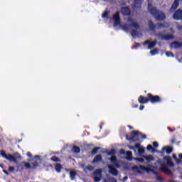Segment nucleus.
I'll use <instances>...</instances> for the list:
<instances>
[{
  "label": "nucleus",
  "mask_w": 182,
  "mask_h": 182,
  "mask_svg": "<svg viewBox=\"0 0 182 182\" xmlns=\"http://www.w3.org/2000/svg\"><path fill=\"white\" fill-rule=\"evenodd\" d=\"M33 168H36V167H39V164L37 161L32 163Z\"/></svg>",
  "instance_id": "4c0bfd02"
},
{
  "label": "nucleus",
  "mask_w": 182,
  "mask_h": 182,
  "mask_svg": "<svg viewBox=\"0 0 182 182\" xmlns=\"http://www.w3.org/2000/svg\"><path fill=\"white\" fill-rule=\"evenodd\" d=\"M114 25L116 26L120 25V13L117 11L113 15Z\"/></svg>",
  "instance_id": "9d476101"
},
{
  "label": "nucleus",
  "mask_w": 182,
  "mask_h": 182,
  "mask_svg": "<svg viewBox=\"0 0 182 182\" xmlns=\"http://www.w3.org/2000/svg\"><path fill=\"white\" fill-rule=\"evenodd\" d=\"M133 170H135L139 174H143L142 171H146V173H153V174H155V176L159 174V173H157V171H154L153 168H147L143 165H140L139 166H134Z\"/></svg>",
  "instance_id": "7ed1b4c3"
},
{
  "label": "nucleus",
  "mask_w": 182,
  "mask_h": 182,
  "mask_svg": "<svg viewBox=\"0 0 182 182\" xmlns=\"http://www.w3.org/2000/svg\"><path fill=\"white\" fill-rule=\"evenodd\" d=\"M156 36H158V38H161L162 40L164 41H171V39H174V36L173 34L163 35L159 33L156 34Z\"/></svg>",
  "instance_id": "423d86ee"
},
{
  "label": "nucleus",
  "mask_w": 182,
  "mask_h": 182,
  "mask_svg": "<svg viewBox=\"0 0 182 182\" xmlns=\"http://www.w3.org/2000/svg\"><path fill=\"white\" fill-rule=\"evenodd\" d=\"M107 156H113V154H114V150L112 149V150L107 152Z\"/></svg>",
  "instance_id": "ea45409f"
},
{
  "label": "nucleus",
  "mask_w": 182,
  "mask_h": 182,
  "mask_svg": "<svg viewBox=\"0 0 182 182\" xmlns=\"http://www.w3.org/2000/svg\"><path fill=\"white\" fill-rule=\"evenodd\" d=\"M156 26H158L156 29H166L170 26V24L168 23H158Z\"/></svg>",
  "instance_id": "2eb2a0df"
},
{
  "label": "nucleus",
  "mask_w": 182,
  "mask_h": 182,
  "mask_svg": "<svg viewBox=\"0 0 182 182\" xmlns=\"http://www.w3.org/2000/svg\"><path fill=\"white\" fill-rule=\"evenodd\" d=\"M23 164H24V166L26 167V168L29 169L31 168V164L28 163V162H23Z\"/></svg>",
  "instance_id": "f704fd0d"
},
{
  "label": "nucleus",
  "mask_w": 182,
  "mask_h": 182,
  "mask_svg": "<svg viewBox=\"0 0 182 182\" xmlns=\"http://www.w3.org/2000/svg\"><path fill=\"white\" fill-rule=\"evenodd\" d=\"M153 146L155 149H157V147H159V143L157 141H154Z\"/></svg>",
  "instance_id": "37998d69"
},
{
  "label": "nucleus",
  "mask_w": 182,
  "mask_h": 182,
  "mask_svg": "<svg viewBox=\"0 0 182 182\" xmlns=\"http://www.w3.org/2000/svg\"><path fill=\"white\" fill-rule=\"evenodd\" d=\"M121 153L124 154V150H122Z\"/></svg>",
  "instance_id": "680f3d73"
},
{
  "label": "nucleus",
  "mask_w": 182,
  "mask_h": 182,
  "mask_svg": "<svg viewBox=\"0 0 182 182\" xmlns=\"http://www.w3.org/2000/svg\"><path fill=\"white\" fill-rule=\"evenodd\" d=\"M178 29L179 31H182V25L178 26Z\"/></svg>",
  "instance_id": "5fc2aeb1"
},
{
  "label": "nucleus",
  "mask_w": 182,
  "mask_h": 182,
  "mask_svg": "<svg viewBox=\"0 0 182 182\" xmlns=\"http://www.w3.org/2000/svg\"><path fill=\"white\" fill-rule=\"evenodd\" d=\"M131 35L132 38H137V36H139V31L137 30H132Z\"/></svg>",
  "instance_id": "bb28decb"
},
{
  "label": "nucleus",
  "mask_w": 182,
  "mask_h": 182,
  "mask_svg": "<svg viewBox=\"0 0 182 182\" xmlns=\"http://www.w3.org/2000/svg\"><path fill=\"white\" fill-rule=\"evenodd\" d=\"M72 152L73 153H76L77 154L80 153V147L74 145L72 148Z\"/></svg>",
  "instance_id": "4be33fe9"
},
{
  "label": "nucleus",
  "mask_w": 182,
  "mask_h": 182,
  "mask_svg": "<svg viewBox=\"0 0 182 182\" xmlns=\"http://www.w3.org/2000/svg\"><path fill=\"white\" fill-rule=\"evenodd\" d=\"M166 55L168 56V58H170V56H171V58H174V54L172 52H166Z\"/></svg>",
  "instance_id": "c9c22d12"
},
{
  "label": "nucleus",
  "mask_w": 182,
  "mask_h": 182,
  "mask_svg": "<svg viewBox=\"0 0 182 182\" xmlns=\"http://www.w3.org/2000/svg\"><path fill=\"white\" fill-rule=\"evenodd\" d=\"M139 107V105H135L133 106V108L134 109H137Z\"/></svg>",
  "instance_id": "6e6d98bb"
},
{
  "label": "nucleus",
  "mask_w": 182,
  "mask_h": 182,
  "mask_svg": "<svg viewBox=\"0 0 182 182\" xmlns=\"http://www.w3.org/2000/svg\"><path fill=\"white\" fill-rule=\"evenodd\" d=\"M148 102L155 105L156 103H161V97L159 95H153L151 93H148Z\"/></svg>",
  "instance_id": "20e7f679"
},
{
  "label": "nucleus",
  "mask_w": 182,
  "mask_h": 182,
  "mask_svg": "<svg viewBox=\"0 0 182 182\" xmlns=\"http://www.w3.org/2000/svg\"><path fill=\"white\" fill-rule=\"evenodd\" d=\"M128 127H129V129H133V127H132V126H130V125H129Z\"/></svg>",
  "instance_id": "052dcab7"
},
{
  "label": "nucleus",
  "mask_w": 182,
  "mask_h": 182,
  "mask_svg": "<svg viewBox=\"0 0 182 182\" xmlns=\"http://www.w3.org/2000/svg\"><path fill=\"white\" fill-rule=\"evenodd\" d=\"M162 151H166V154H171L173 152V148L171 146H164Z\"/></svg>",
  "instance_id": "aec40b11"
},
{
  "label": "nucleus",
  "mask_w": 182,
  "mask_h": 182,
  "mask_svg": "<svg viewBox=\"0 0 182 182\" xmlns=\"http://www.w3.org/2000/svg\"><path fill=\"white\" fill-rule=\"evenodd\" d=\"M137 161H140V163H144V159L143 158H137Z\"/></svg>",
  "instance_id": "de8ad7c7"
},
{
  "label": "nucleus",
  "mask_w": 182,
  "mask_h": 182,
  "mask_svg": "<svg viewBox=\"0 0 182 182\" xmlns=\"http://www.w3.org/2000/svg\"><path fill=\"white\" fill-rule=\"evenodd\" d=\"M50 160L55 163H60V159L58 158L56 156H53Z\"/></svg>",
  "instance_id": "c85d7f7f"
},
{
  "label": "nucleus",
  "mask_w": 182,
  "mask_h": 182,
  "mask_svg": "<svg viewBox=\"0 0 182 182\" xmlns=\"http://www.w3.org/2000/svg\"><path fill=\"white\" fill-rule=\"evenodd\" d=\"M156 179L159 180V181H161L163 180V178H161L159 176H156Z\"/></svg>",
  "instance_id": "8fccbe9b"
},
{
  "label": "nucleus",
  "mask_w": 182,
  "mask_h": 182,
  "mask_svg": "<svg viewBox=\"0 0 182 182\" xmlns=\"http://www.w3.org/2000/svg\"><path fill=\"white\" fill-rule=\"evenodd\" d=\"M148 26H149V31H152V32H154V31L157 29V28L156 27V25L154 24V23H153V21L151 20L149 21Z\"/></svg>",
  "instance_id": "f3484780"
},
{
  "label": "nucleus",
  "mask_w": 182,
  "mask_h": 182,
  "mask_svg": "<svg viewBox=\"0 0 182 182\" xmlns=\"http://www.w3.org/2000/svg\"><path fill=\"white\" fill-rule=\"evenodd\" d=\"M39 157H41V156H38V155L35 156V159H39Z\"/></svg>",
  "instance_id": "bf43d9fd"
},
{
  "label": "nucleus",
  "mask_w": 182,
  "mask_h": 182,
  "mask_svg": "<svg viewBox=\"0 0 182 182\" xmlns=\"http://www.w3.org/2000/svg\"><path fill=\"white\" fill-rule=\"evenodd\" d=\"M94 176H102V170L100 169H96L94 173Z\"/></svg>",
  "instance_id": "2f4dec72"
},
{
  "label": "nucleus",
  "mask_w": 182,
  "mask_h": 182,
  "mask_svg": "<svg viewBox=\"0 0 182 182\" xmlns=\"http://www.w3.org/2000/svg\"><path fill=\"white\" fill-rule=\"evenodd\" d=\"M144 105H141L139 107V110H144Z\"/></svg>",
  "instance_id": "3c124183"
},
{
  "label": "nucleus",
  "mask_w": 182,
  "mask_h": 182,
  "mask_svg": "<svg viewBox=\"0 0 182 182\" xmlns=\"http://www.w3.org/2000/svg\"><path fill=\"white\" fill-rule=\"evenodd\" d=\"M76 174H77V173H76L75 171H71L70 172V179H71V180H75V179L76 178Z\"/></svg>",
  "instance_id": "a878e982"
},
{
  "label": "nucleus",
  "mask_w": 182,
  "mask_h": 182,
  "mask_svg": "<svg viewBox=\"0 0 182 182\" xmlns=\"http://www.w3.org/2000/svg\"><path fill=\"white\" fill-rule=\"evenodd\" d=\"M130 136H131L129 137L127 135L125 136L126 139L129 140V141H140V138L139 136H141V139H146L147 137L146 134H143L139 131H132L130 133Z\"/></svg>",
  "instance_id": "f03ea898"
},
{
  "label": "nucleus",
  "mask_w": 182,
  "mask_h": 182,
  "mask_svg": "<svg viewBox=\"0 0 182 182\" xmlns=\"http://www.w3.org/2000/svg\"><path fill=\"white\" fill-rule=\"evenodd\" d=\"M6 159V160H9L10 161H16V158H15V156L11 154H9V156H7Z\"/></svg>",
  "instance_id": "cd10ccee"
},
{
  "label": "nucleus",
  "mask_w": 182,
  "mask_h": 182,
  "mask_svg": "<svg viewBox=\"0 0 182 182\" xmlns=\"http://www.w3.org/2000/svg\"><path fill=\"white\" fill-rule=\"evenodd\" d=\"M102 18H109V11H105L102 14Z\"/></svg>",
  "instance_id": "58836bf2"
},
{
  "label": "nucleus",
  "mask_w": 182,
  "mask_h": 182,
  "mask_svg": "<svg viewBox=\"0 0 182 182\" xmlns=\"http://www.w3.org/2000/svg\"><path fill=\"white\" fill-rule=\"evenodd\" d=\"M100 150V147H95L91 151V154H96Z\"/></svg>",
  "instance_id": "473e14b6"
},
{
  "label": "nucleus",
  "mask_w": 182,
  "mask_h": 182,
  "mask_svg": "<svg viewBox=\"0 0 182 182\" xmlns=\"http://www.w3.org/2000/svg\"><path fill=\"white\" fill-rule=\"evenodd\" d=\"M130 150H134V149H137L138 153L140 156L144 154V147L141 146V145L139 143L136 144L134 146H129Z\"/></svg>",
  "instance_id": "39448f33"
},
{
  "label": "nucleus",
  "mask_w": 182,
  "mask_h": 182,
  "mask_svg": "<svg viewBox=\"0 0 182 182\" xmlns=\"http://www.w3.org/2000/svg\"><path fill=\"white\" fill-rule=\"evenodd\" d=\"M136 46H140V43H136Z\"/></svg>",
  "instance_id": "0e129e2a"
},
{
  "label": "nucleus",
  "mask_w": 182,
  "mask_h": 182,
  "mask_svg": "<svg viewBox=\"0 0 182 182\" xmlns=\"http://www.w3.org/2000/svg\"><path fill=\"white\" fill-rule=\"evenodd\" d=\"M27 156L28 157H32V154H31V152H27Z\"/></svg>",
  "instance_id": "603ef678"
},
{
  "label": "nucleus",
  "mask_w": 182,
  "mask_h": 182,
  "mask_svg": "<svg viewBox=\"0 0 182 182\" xmlns=\"http://www.w3.org/2000/svg\"><path fill=\"white\" fill-rule=\"evenodd\" d=\"M87 170H89V171H93V170H95V167L92 166H87Z\"/></svg>",
  "instance_id": "a19ab883"
},
{
  "label": "nucleus",
  "mask_w": 182,
  "mask_h": 182,
  "mask_svg": "<svg viewBox=\"0 0 182 182\" xmlns=\"http://www.w3.org/2000/svg\"><path fill=\"white\" fill-rule=\"evenodd\" d=\"M170 182H176V181H170Z\"/></svg>",
  "instance_id": "69168bd1"
},
{
  "label": "nucleus",
  "mask_w": 182,
  "mask_h": 182,
  "mask_svg": "<svg viewBox=\"0 0 182 182\" xmlns=\"http://www.w3.org/2000/svg\"><path fill=\"white\" fill-rule=\"evenodd\" d=\"M122 29H124V31H129V26L127 25L123 26Z\"/></svg>",
  "instance_id": "49530a36"
},
{
  "label": "nucleus",
  "mask_w": 182,
  "mask_h": 182,
  "mask_svg": "<svg viewBox=\"0 0 182 182\" xmlns=\"http://www.w3.org/2000/svg\"><path fill=\"white\" fill-rule=\"evenodd\" d=\"M0 154H1V156H2V157H4V159H6V157L8 156V155H6V152H5V151H1Z\"/></svg>",
  "instance_id": "e433bc0d"
},
{
  "label": "nucleus",
  "mask_w": 182,
  "mask_h": 182,
  "mask_svg": "<svg viewBox=\"0 0 182 182\" xmlns=\"http://www.w3.org/2000/svg\"><path fill=\"white\" fill-rule=\"evenodd\" d=\"M123 5H126V4H124Z\"/></svg>",
  "instance_id": "338daca9"
},
{
  "label": "nucleus",
  "mask_w": 182,
  "mask_h": 182,
  "mask_svg": "<svg viewBox=\"0 0 182 182\" xmlns=\"http://www.w3.org/2000/svg\"><path fill=\"white\" fill-rule=\"evenodd\" d=\"M168 129H169V132H173V129H171L170 128H168Z\"/></svg>",
  "instance_id": "e2e57ef3"
},
{
  "label": "nucleus",
  "mask_w": 182,
  "mask_h": 182,
  "mask_svg": "<svg viewBox=\"0 0 182 182\" xmlns=\"http://www.w3.org/2000/svg\"><path fill=\"white\" fill-rule=\"evenodd\" d=\"M160 170L161 171H164V173H171L170 169H168V168L167 167V165L166 164H162Z\"/></svg>",
  "instance_id": "412c9836"
},
{
  "label": "nucleus",
  "mask_w": 182,
  "mask_h": 182,
  "mask_svg": "<svg viewBox=\"0 0 182 182\" xmlns=\"http://www.w3.org/2000/svg\"><path fill=\"white\" fill-rule=\"evenodd\" d=\"M55 169L57 173H60L62 171V165L60 164H55Z\"/></svg>",
  "instance_id": "393cba45"
},
{
  "label": "nucleus",
  "mask_w": 182,
  "mask_h": 182,
  "mask_svg": "<svg viewBox=\"0 0 182 182\" xmlns=\"http://www.w3.org/2000/svg\"><path fill=\"white\" fill-rule=\"evenodd\" d=\"M127 178H129V177L124 176V177L123 178V181H126V180H127Z\"/></svg>",
  "instance_id": "4d7b16f0"
},
{
  "label": "nucleus",
  "mask_w": 182,
  "mask_h": 182,
  "mask_svg": "<svg viewBox=\"0 0 182 182\" xmlns=\"http://www.w3.org/2000/svg\"><path fill=\"white\" fill-rule=\"evenodd\" d=\"M146 150H148V151H151V153H156V149H154V148H153V146H151V144H149L147 146Z\"/></svg>",
  "instance_id": "c756f323"
},
{
  "label": "nucleus",
  "mask_w": 182,
  "mask_h": 182,
  "mask_svg": "<svg viewBox=\"0 0 182 182\" xmlns=\"http://www.w3.org/2000/svg\"><path fill=\"white\" fill-rule=\"evenodd\" d=\"M109 182H117V181L116 180V178H114V177L109 178Z\"/></svg>",
  "instance_id": "79ce46f5"
},
{
  "label": "nucleus",
  "mask_w": 182,
  "mask_h": 182,
  "mask_svg": "<svg viewBox=\"0 0 182 182\" xmlns=\"http://www.w3.org/2000/svg\"><path fill=\"white\" fill-rule=\"evenodd\" d=\"M126 154H127V160L130 161L133 159V154L132 153V151H127Z\"/></svg>",
  "instance_id": "b1692460"
},
{
  "label": "nucleus",
  "mask_w": 182,
  "mask_h": 182,
  "mask_svg": "<svg viewBox=\"0 0 182 182\" xmlns=\"http://www.w3.org/2000/svg\"><path fill=\"white\" fill-rule=\"evenodd\" d=\"M128 22L130 23L129 26H131V28H134L135 29H139L140 28V24L135 22L132 18H129Z\"/></svg>",
  "instance_id": "f8f14e48"
},
{
  "label": "nucleus",
  "mask_w": 182,
  "mask_h": 182,
  "mask_svg": "<svg viewBox=\"0 0 182 182\" xmlns=\"http://www.w3.org/2000/svg\"><path fill=\"white\" fill-rule=\"evenodd\" d=\"M109 172L112 176H114L115 177L119 176V171L114 168L113 165H108Z\"/></svg>",
  "instance_id": "6e6552de"
},
{
  "label": "nucleus",
  "mask_w": 182,
  "mask_h": 182,
  "mask_svg": "<svg viewBox=\"0 0 182 182\" xmlns=\"http://www.w3.org/2000/svg\"><path fill=\"white\" fill-rule=\"evenodd\" d=\"M143 4V0H134L132 4L133 9H141V4Z\"/></svg>",
  "instance_id": "0eeeda50"
},
{
  "label": "nucleus",
  "mask_w": 182,
  "mask_h": 182,
  "mask_svg": "<svg viewBox=\"0 0 182 182\" xmlns=\"http://www.w3.org/2000/svg\"><path fill=\"white\" fill-rule=\"evenodd\" d=\"M148 11L156 21H164L166 19V14L163 11H159L157 8L153 7L151 4H148Z\"/></svg>",
  "instance_id": "f257e3e1"
},
{
  "label": "nucleus",
  "mask_w": 182,
  "mask_h": 182,
  "mask_svg": "<svg viewBox=\"0 0 182 182\" xmlns=\"http://www.w3.org/2000/svg\"><path fill=\"white\" fill-rule=\"evenodd\" d=\"M3 172L4 173V174H6V176H9V173L6 170L4 169Z\"/></svg>",
  "instance_id": "09e8293b"
},
{
  "label": "nucleus",
  "mask_w": 182,
  "mask_h": 182,
  "mask_svg": "<svg viewBox=\"0 0 182 182\" xmlns=\"http://www.w3.org/2000/svg\"><path fill=\"white\" fill-rule=\"evenodd\" d=\"M164 160H165V161H166L168 166H170L171 167H173L174 163H173V161H171V156H165L164 157Z\"/></svg>",
  "instance_id": "dca6fc26"
},
{
  "label": "nucleus",
  "mask_w": 182,
  "mask_h": 182,
  "mask_svg": "<svg viewBox=\"0 0 182 182\" xmlns=\"http://www.w3.org/2000/svg\"><path fill=\"white\" fill-rule=\"evenodd\" d=\"M100 161H103V158L102 157V155H100V154L95 156L94 159L92 161V164H95L96 163H99Z\"/></svg>",
  "instance_id": "a211bd4d"
},
{
  "label": "nucleus",
  "mask_w": 182,
  "mask_h": 182,
  "mask_svg": "<svg viewBox=\"0 0 182 182\" xmlns=\"http://www.w3.org/2000/svg\"><path fill=\"white\" fill-rule=\"evenodd\" d=\"M138 102L140 105H146V103H149V96L144 97L143 95H140L138 97Z\"/></svg>",
  "instance_id": "9b49d317"
},
{
  "label": "nucleus",
  "mask_w": 182,
  "mask_h": 182,
  "mask_svg": "<svg viewBox=\"0 0 182 182\" xmlns=\"http://www.w3.org/2000/svg\"><path fill=\"white\" fill-rule=\"evenodd\" d=\"M150 53L152 56H154V55H157V53H159V50H157V48H154L150 51Z\"/></svg>",
  "instance_id": "72a5a7b5"
},
{
  "label": "nucleus",
  "mask_w": 182,
  "mask_h": 182,
  "mask_svg": "<svg viewBox=\"0 0 182 182\" xmlns=\"http://www.w3.org/2000/svg\"><path fill=\"white\" fill-rule=\"evenodd\" d=\"M121 13L124 16H130L132 11H130V8L129 6L121 7Z\"/></svg>",
  "instance_id": "1a4fd4ad"
},
{
  "label": "nucleus",
  "mask_w": 182,
  "mask_h": 182,
  "mask_svg": "<svg viewBox=\"0 0 182 182\" xmlns=\"http://www.w3.org/2000/svg\"><path fill=\"white\" fill-rule=\"evenodd\" d=\"M172 157L178 164H180V163H181V160L177 158V156L175 154H173Z\"/></svg>",
  "instance_id": "7c9ffc66"
},
{
  "label": "nucleus",
  "mask_w": 182,
  "mask_h": 182,
  "mask_svg": "<svg viewBox=\"0 0 182 182\" xmlns=\"http://www.w3.org/2000/svg\"><path fill=\"white\" fill-rule=\"evenodd\" d=\"M171 48H174L175 49H178V48H181L182 43L178 41H173L171 44Z\"/></svg>",
  "instance_id": "6ab92c4d"
},
{
  "label": "nucleus",
  "mask_w": 182,
  "mask_h": 182,
  "mask_svg": "<svg viewBox=\"0 0 182 182\" xmlns=\"http://www.w3.org/2000/svg\"><path fill=\"white\" fill-rule=\"evenodd\" d=\"M94 181L95 182H100V178H99L97 176H95L94 177Z\"/></svg>",
  "instance_id": "a18cd8bd"
},
{
  "label": "nucleus",
  "mask_w": 182,
  "mask_h": 182,
  "mask_svg": "<svg viewBox=\"0 0 182 182\" xmlns=\"http://www.w3.org/2000/svg\"><path fill=\"white\" fill-rule=\"evenodd\" d=\"M144 159H145V160H146V161L149 163H150V161H154V157H153L152 155L144 156Z\"/></svg>",
  "instance_id": "5701e85b"
},
{
  "label": "nucleus",
  "mask_w": 182,
  "mask_h": 182,
  "mask_svg": "<svg viewBox=\"0 0 182 182\" xmlns=\"http://www.w3.org/2000/svg\"><path fill=\"white\" fill-rule=\"evenodd\" d=\"M171 143H172V144L176 143V139H171Z\"/></svg>",
  "instance_id": "13d9d810"
},
{
  "label": "nucleus",
  "mask_w": 182,
  "mask_h": 182,
  "mask_svg": "<svg viewBox=\"0 0 182 182\" xmlns=\"http://www.w3.org/2000/svg\"><path fill=\"white\" fill-rule=\"evenodd\" d=\"M109 160H110L111 163L112 164H114V167H116V168H120V164L117 161V158L115 156H112L109 159Z\"/></svg>",
  "instance_id": "ddd939ff"
},
{
  "label": "nucleus",
  "mask_w": 182,
  "mask_h": 182,
  "mask_svg": "<svg viewBox=\"0 0 182 182\" xmlns=\"http://www.w3.org/2000/svg\"><path fill=\"white\" fill-rule=\"evenodd\" d=\"M144 46L148 45V49H153L156 45H157V42L156 41H152L150 42V40L146 41L144 43Z\"/></svg>",
  "instance_id": "4468645a"
},
{
  "label": "nucleus",
  "mask_w": 182,
  "mask_h": 182,
  "mask_svg": "<svg viewBox=\"0 0 182 182\" xmlns=\"http://www.w3.org/2000/svg\"><path fill=\"white\" fill-rule=\"evenodd\" d=\"M179 160H181V162L182 161V154H179L178 155Z\"/></svg>",
  "instance_id": "864d4df0"
},
{
  "label": "nucleus",
  "mask_w": 182,
  "mask_h": 182,
  "mask_svg": "<svg viewBox=\"0 0 182 182\" xmlns=\"http://www.w3.org/2000/svg\"><path fill=\"white\" fill-rule=\"evenodd\" d=\"M9 171H11V173L15 171V167L14 166H9Z\"/></svg>",
  "instance_id": "c03bdc74"
}]
</instances>
